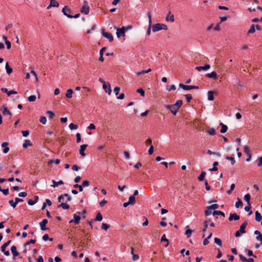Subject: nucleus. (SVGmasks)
Listing matches in <instances>:
<instances>
[{"instance_id": "obj_1", "label": "nucleus", "mask_w": 262, "mask_h": 262, "mask_svg": "<svg viewBox=\"0 0 262 262\" xmlns=\"http://www.w3.org/2000/svg\"><path fill=\"white\" fill-rule=\"evenodd\" d=\"M162 30H167V26L164 24L157 23L152 26V31L156 32Z\"/></svg>"}, {"instance_id": "obj_2", "label": "nucleus", "mask_w": 262, "mask_h": 262, "mask_svg": "<svg viewBox=\"0 0 262 262\" xmlns=\"http://www.w3.org/2000/svg\"><path fill=\"white\" fill-rule=\"evenodd\" d=\"M80 11L81 13H84L85 14H88L89 13L90 8L87 1H84L83 5L81 8Z\"/></svg>"}, {"instance_id": "obj_3", "label": "nucleus", "mask_w": 262, "mask_h": 262, "mask_svg": "<svg viewBox=\"0 0 262 262\" xmlns=\"http://www.w3.org/2000/svg\"><path fill=\"white\" fill-rule=\"evenodd\" d=\"M165 107L169 110L170 111V112L174 115H176L177 113V112H178L179 111V108H177L176 107V106L173 104V105H165Z\"/></svg>"}, {"instance_id": "obj_4", "label": "nucleus", "mask_w": 262, "mask_h": 262, "mask_svg": "<svg viewBox=\"0 0 262 262\" xmlns=\"http://www.w3.org/2000/svg\"><path fill=\"white\" fill-rule=\"evenodd\" d=\"M11 241V240L8 241L7 243H5L2 247H1V251L4 252V254L6 256H9L10 253L9 251H6V248L10 245Z\"/></svg>"}, {"instance_id": "obj_5", "label": "nucleus", "mask_w": 262, "mask_h": 262, "mask_svg": "<svg viewBox=\"0 0 262 262\" xmlns=\"http://www.w3.org/2000/svg\"><path fill=\"white\" fill-rule=\"evenodd\" d=\"M102 88L104 91L107 93L109 95H110L112 93V89L111 88V85L108 82H104V84H103Z\"/></svg>"}, {"instance_id": "obj_6", "label": "nucleus", "mask_w": 262, "mask_h": 262, "mask_svg": "<svg viewBox=\"0 0 262 262\" xmlns=\"http://www.w3.org/2000/svg\"><path fill=\"white\" fill-rule=\"evenodd\" d=\"M209 221H210V220H205L203 222V228L202 229V232H203V235H202V237L203 238H204L205 236V233L207 231V228H208V225H209Z\"/></svg>"}, {"instance_id": "obj_7", "label": "nucleus", "mask_w": 262, "mask_h": 262, "mask_svg": "<svg viewBox=\"0 0 262 262\" xmlns=\"http://www.w3.org/2000/svg\"><path fill=\"white\" fill-rule=\"evenodd\" d=\"M102 35L103 37L107 38L110 41H112L114 39L113 36L111 33L105 32L104 30L102 31Z\"/></svg>"}, {"instance_id": "obj_8", "label": "nucleus", "mask_w": 262, "mask_h": 262, "mask_svg": "<svg viewBox=\"0 0 262 262\" xmlns=\"http://www.w3.org/2000/svg\"><path fill=\"white\" fill-rule=\"evenodd\" d=\"M71 11V10L70 8L68 6H65L62 10V12L63 13L64 15L67 16L69 18H73V16L67 13V12L70 13Z\"/></svg>"}, {"instance_id": "obj_9", "label": "nucleus", "mask_w": 262, "mask_h": 262, "mask_svg": "<svg viewBox=\"0 0 262 262\" xmlns=\"http://www.w3.org/2000/svg\"><path fill=\"white\" fill-rule=\"evenodd\" d=\"M1 111H2L4 115L5 116H9L10 118H11V113L8 110V108L4 105L2 106L1 107Z\"/></svg>"}, {"instance_id": "obj_10", "label": "nucleus", "mask_w": 262, "mask_h": 262, "mask_svg": "<svg viewBox=\"0 0 262 262\" xmlns=\"http://www.w3.org/2000/svg\"><path fill=\"white\" fill-rule=\"evenodd\" d=\"M116 34H117V37H118V38H119L121 36H125L124 27H123L121 28L117 29Z\"/></svg>"}, {"instance_id": "obj_11", "label": "nucleus", "mask_w": 262, "mask_h": 262, "mask_svg": "<svg viewBox=\"0 0 262 262\" xmlns=\"http://www.w3.org/2000/svg\"><path fill=\"white\" fill-rule=\"evenodd\" d=\"M50 4L47 7V9H50L52 7H58L59 6V3L56 0H50Z\"/></svg>"}, {"instance_id": "obj_12", "label": "nucleus", "mask_w": 262, "mask_h": 262, "mask_svg": "<svg viewBox=\"0 0 262 262\" xmlns=\"http://www.w3.org/2000/svg\"><path fill=\"white\" fill-rule=\"evenodd\" d=\"M1 91L3 93H6L7 94L8 96H10L12 94H17V92L14 90L8 91L6 88H2Z\"/></svg>"}, {"instance_id": "obj_13", "label": "nucleus", "mask_w": 262, "mask_h": 262, "mask_svg": "<svg viewBox=\"0 0 262 262\" xmlns=\"http://www.w3.org/2000/svg\"><path fill=\"white\" fill-rule=\"evenodd\" d=\"M8 143L7 142H3L1 145V146L2 147L4 148L3 152L5 154H7L10 150V149L8 147Z\"/></svg>"}, {"instance_id": "obj_14", "label": "nucleus", "mask_w": 262, "mask_h": 262, "mask_svg": "<svg viewBox=\"0 0 262 262\" xmlns=\"http://www.w3.org/2000/svg\"><path fill=\"white\" fill-rule=\"evenodd\" d=\"M48 223V220L47 219H43L41 222L40 223L39 225L41 230L44 231L47 230L46 226Z\"/></svg>"}, {"instance_id": "obj_15", "label": "nucleus", "mask_w": 262, "mask_h": 262, "mask_svg": "<svg viewBox=\"0 0 262 262\" xmlns=\"http://www.w3.org/2000/svg\"><path fill=\"white\" fill-rule=\"evenodd\" d=\"M87 146H88L87 144H83L80 146V150H79V154L82 157L85 156V154L84 153V150H85Z\"/></svg>"}, {"instance_id": "obj_16", "label": "nucleus", "mask_w": 262, "mask_h": 262, "mask_svg": "<svg viewBox=\"0 0 262 262\" xmlns=\"http://www.w3.org/2000/svg\"><path fill=\"white\" fill-rule=\"evenodd\" d=\"M254 234L257 235L256 237V239L257 241H259L260 243V244H262V234L258 230H255L254 231Z\"/></svg>"}, {"instance_id": "obj_17", "label": "nucleus", "mask_w": 262, "mask_h": 262, "mask_svg": "<svg viewBox=\"0 0 262 262\" xmlns=\"http://www.w3.org/2000/svg\"><path fill=\"white\" fill-rule=\"evenodd\" d=\"M210 68V66L209 64H206L204 66H199L196 67L195 69L198 71H201V70L207 71L209 70Z\"/></svg>"}, {"instance_id": "obj_18", "label": "nucleus", "mask_w": 262, "mask_h": 262, "mask_svg": "<svg viewBox=\"0 0 262 262\" xmlns=\"http://www.w3.org/2000/svg\"><path fill=\"white\" fill-rule=\"evenodd\" d=\"M166 20L167 21L173 22L174 21V16L171 13V12H169L166 17Z\"/></svg>"}, {"instance_id": "obj_19", "label": "nucleus", "mask_w": 262, "mask_h": 262, "mask_svg": "<svg viewBox=\"0 0 262 262\" xmlns=\"http://www.w3.org/2000/svg\"><path fill=\"white\" fill-rule=\"evenodd\" d=\"M11 251L13 255V259L19 255V253L17 251L16 247L15 246H13L11 248Z\"/></svg>"}, {"instance_id": "obj_20", "label": "nucleus", "mask_w": 262, "mask_h": 262, "mask_svg": "<svg viewBox=\"0 0 262 262\" xmlns=\"http://www.w3.org/2000/svg\"><path fill=\"white\" fill-rule=\"evenodd\" d=\"M74 220H70L69 223H72L74 222L76 224H78L79 223V221L80 220V216L79 215H77L76 214H74Z\"/></svg>"}, {"instance_id": "obj_21", "label": "nucleus", "mask_w": 262, "mask_h": 262, "mask_svg": "<svg viewBox=\"0 0 262 262\" xmlns=\"http://www.w3.org/2000/svg\"><path fill=\"white\" fill-rule=\"evenodd\" d=\"M52 182L53 183V184L51 185L52 187L55 188L58 187L59 185H62L64 184L62 180H60L58 182L55 181V180H53L52 181Z\"/></svg>"}, {"instance_id": "obj_22", "label": "nucleus", "mask_w": 262, "mask_h": 262, "mask_svg": "<svg viewBox=\"0 0 262 262\" xmlns=\"http://www.w3.org/2000/svg\"><path fill=\"white\" fill-rule=\"evenodd\" d=\"M148 19H149V26H148V28H147V35H149L150 34V32H151V23H152L151 14H148Z\"/></svg>"}, {"instance_id": "obj_23", "label": "nucleus", "mask_w": 262, "mask_h": 262, "mask_svg": "<svg viewBox=\"0 0 262 262\" xmlns=\"http://www.w3.org/2000/svg\"><path fill=\"white\" fill-rule=\"evenodd\" d=\"M239 219V216L237 215L236 213H231L230 216L229 217V220L230 221L234 220L237 221Z\"/></svg>"}, {"instance_id": "obj_24", "label": "nucleus", "mask_w": 262, "mask_h": 262, "mask_svg": "<svg viewBox=\"0 0 262 262\" xmlns=\"http://www.w3.org/2000/svg\"><path fill=\"white\" fill-rule=\"evenodd\" d=\"M185 235L187 236V237H190L191 236L192 231L189 228V226L188 225H187L185 227Z\"/></svg>"}, {"instance_id": "obj_25", "label": "nucleus", "mask_w": 262, "mask_h": 262, "mask_svg": "<svg viewBox=\"0 0 262 262\" xmlns=\"http://www.w3.org/2000/svg\"><path fill=\"white\" fill-rule=\"evenodd\" d=\"M206 76L209 78H212L214 79H216L217 78V74L215 72L213 71L212 72L210 73H208L206 74Z\"/></svg>"}, {"instance_id": "obj_26", "label": "nucleus", "mask_w": 262, "mask_h": 262, "mask_svg": "<svg viewBox=\"0 0 262 262\" xmlns=\"http://www.w3.org/2000/svg\"><path fill=\"white\" fill-rule=\"evenodd\" d=\"M248 223L247 222H244L243 224L241 225L239 228V231L241 233H245L246 232L245 228L247 225Z\"/></svg>"}, {"instance_id": "obj_27", "label": "nucleus", "mask_w": 262, "mask_h": 262, "mask_svg": "<svg viewBox=\"0 0 262 262\" xmlns=\"http://www.w3.org/2000/svg\"><path fill=\"white\" fill-rule=\"evenodd\" d=\"M179 86L180 88H182V89H183L184 90H192V85H184V84H182V83H180L179 84Z\"/></svg>"}, {"instance_id": "obj_28", "label": "nucleus", "mask_w": 262, "mask_h": 262, "mask_svg": "<svg viewBox=\"0 0 262 262\" xmlns=\"http://www.w3.org/2000/svg\"><path fill=\"white\" fill-rule=\"evenodd\" d=\"M220 125L221 126L222 128H221V129L220 130V133H225L227 132V129H228V127L227 125H226L225 124H223V123L221 122L220 123Z\"/></svg>"}, {"instance_id": "obj_29", "label": "nucleus", "mask_w": 262, "mask_h": 262, "mask_svg": "<svg viewBox=\"0 0 262 262\" xmlns=\"http://www.w3.org/2000/svg\"><path fill=\"white\" fill-rule=\"evenodd\" d=\"M32 143L29 140H26L23 144V147L24 148H27L28 147L32 146Z\"/></svg>"}, {"instance_id": "obj_30", "label": "nucleus", "mask_w": 262, "mask_h": 262, "mask_svg": "<svg viewBox=\"0 0 262 262\" xmlns=\"http://www.w3.org/2000/svg\"><path fill=\"white\" fill-rule=\"evenodd\" d=\"M3 38L4 39L5 43L6 45L7 48L8 49H10L11 48V42L7 40V38L6 36H4L3 37Z\"/></svg>"}, {"instance_id": "obj_31", "label": "nucleus", "mask_w": 262, "mask_h": 262, "mask_svg": "<svg viewBox=\"0 0 262 262\" xmlns=\"http://www.w3.org/2000/svg\"><path fill=\"white\" fill-rule=\"evenodd\" d=\"M214 92L212 91L208 92V99L209 101H213L214 99L213 94Z\"/></svg>"}, {"instance_id": "obj_32", "label": "nucleus", "mask_w": 262, "mask_h": 262, "mask_svg": "<svg viewBox=\"0 0 262 262\" xmlns=\"http://www.w3.org/2000/svg\"><path fill=\"white\" fill-rule=\"evenodd\" d=\"M73 93V91L72 89H68L67 91V93L66 94V96L68 98H71L72 97Z\"/></svg>"}, {"instance_id": "obj_33", "label": "nucleus", "mask_w": 262, "mask_h": 262, "mask_svg": "<svg viewBox=\"0 0 262 262\" xmlns=\"http://www.w3.org/2000/svg\"><path fill=\"white\" fill-rule=\"evenodd\" d=\"M128 203L130 205H134L136 203L135 198L134 196H130L128 198Z\"/></svg>"}, {"instance_id": "obj_34", "label": "nucleus", "mask_w": 262, "mask_h": 262, "mask_svg": "<svg viewBox=\"0 0 262 262\" xmlns=\"http://www.w3.org/2000/svg\"><path fill=\"white\" fill-rule=\"evenodd\" d=\"M244 200L247 203V205H250V195L249 193H247L244 196Z\"/></svg>"}, {"instance_id": "obj_35", "label": "nucleus", "mask_w": 262, "mask_h": 262, "mask_svg": "<svg viewBox=\"0 0 262 262\" xmlns=\"http://www.w3.org/2000/svg\"><path fill=\"white\" fill-rule=\"evenodd\" d=\"M243 150L244 153L247 155L251 154L250 148L247 145H245L243 147Z\"/></svg>"}, {"instance_id": "obj_36", "label": "nucleus", "mask_w": 262, "mask_h": 262, "mask_svg": "<svg viewBox=\"0 0 262 262\" xmlns=\"http://www.w3.org/2000/svg\"><path fill=\"white\" fill-rule=\"evenodd\" d=\"M262 219V216L258 211L255 212V220L257 222H260Z\"/></svg>"}, {"instance_id": "obj_37", "label": "nucleus", "mask_w": 262, "mask_h": 262, "mask_svg": "<svg viewBox=\"0 0 262 262\" xmlns=\"http://www.w3.org/2000/svg\"><path fill=\"white\" fill-rule=\"evenodd\" d=\"M255 32V25H252L251 26L249 30L248 31V34H253Z\"/></svg>"}, {"instance_id": "obj_38", "label": "nucleus", "mask_w": 262, "mask_h": 262, "mask_svg": "<svg viewBox=\"0 0 262 262\" xmlns=\"http://www.w3.org/2000/svg\"><path fill=\"white\" fill-rule=\"evenodd\" d=\"M243 206V203L241 200L239 198H237V201L235 203V206L236 208H238Z\"/></svg>"}, {"instance_id": "obj_39", "label": "nucleus", "mask_w": 262, "mask_h": 262, "mask_svg": "<svg viewBox=\"0 0 262 262\" xmlns=\"http://www.w3.org/2000/svg\"><path fill=\"white\" fill-rule=\"evenodd\" d=\"M64 196L68 198V201H70L71 200V197L68 194L66 193L64 195H61L58 197V201L60 202Z\"/></svg>"}, {"instance_id": "obj_40", "label": "nucleus", "mask_w": 262, "mask_h": 262, "mask_svg": "<svg viewBox=\"0 0 262 262\" xmlns=\"http://www.w3.org/2000/svg\"><path fill=\"white\" fill-rule=\"evenodd\" d=\"M60 161L59 159L51 160L48 162V165L51 164L53 163H55V164L58 165L60 163Z\"/></svg>"}, {"instance_id": "obj_41", "label": "nucleus", "mask_w": 262, "mask_h": 262, "mask_svg": "<svg viewBox=\"0 0 262 262\" xmlns=\"http://www.w3.org/2000/svg\"><path fill=\"white\" fill-rule=\"evenodd\" d=\"M6 69L8 74H10L12 72V69L9 67L8 62L6 64Z\"/></svg>"}, {"instance_id": "obj_42", "label": "nucleus", "mask_w": 262, "mask_h": 262, "mask_svg": "<svg viewBox=\"0 0 262 262\" xmlns=\"http://www.w3.org/2000/svg\"><path fill=\"white\" fill-rule=\"evenodd\" d=\"M207 133L210 135H214L215 134V130L213 128H209L207 130Z\"/></svg>"}, {"instance_id": "obj_43", "label": "nucleus", "mask_w": 262, "mask_h": 262, "mask_svg": "<svg viewBox=\"0 0 262 262\" xmlns=\"http://www.w3.org/2000/svg\"><path fill=\"white\" fill-rule=\"evenodd\" d=\"M102 219H103V217H102V214H101L100 212H98L96 215L95 221H102Z\"/></svg>"}, {"instance_id": "obj_44", "label": "nucleus", "mask_w": 262, "mask_h": 262, "mask_svg": "<svg viewBox=\"0 0 262 262\" xmlns=\"http://www.w3.org/2000/svg\"><path fill=\"white\" fill-rule=\"evenodd\" d=\"M214 240V243L216 244H217L219 246H222V242L220 238H219L217 237H215Z\"/></svg>"}, {"instance_id": "obj_45", "label": "nucleus", "mask_w": 262, "mask_h": 262, "mask_svg": "<svg viewBox=\"0 0 262 262\" xmlns=\"http://www.w3.org/2000/svg\"><path fill=\"white\" fill-rule=\"evenodd\" d=\"M219 163L217 162H214L213 163V167L212 168L209 169L210 171H216L217 170V166L218 165Z\"/></svg>"}, {"instance_id": "obj_46", "label": "nucleus", "mask_w": 262, "mask_h": 262, "mask_svg": "<svg viewBox=\"0 0 262 262\" xmlns=\"http://www.w3.org/2000/svg\"><path fill=\"white\" fill-rule=\"evenodd\" d=\"M58 207H61L63 209H69L70 206L68 204L62 203L60 205L58 206Z\"/></svg>"}, {"instance_id": "obj_47", "label": "nucleus", "mask_w": 262, "mask_h": 262, "mask_svg": "<svg viewBox=\"0 0 262 262\" xmlns=\"http://www.w3.org/2000/svg\"><path fill=\"white\" fill-rule=\"evenodd\" d=\"M212 214L213 215H214L215 214H217V215H222L223 216H225V213L221 211H214L212 212Z\"/></svg>"}, {"instance_id": "obj_48", "label": "nucleus", "mask_w": 262, "mask_h": 262, "mask_svg": "<svg viewBox=\"0 0 262 262\" xmlns=\"http://www.w3.org/2000/svg\"><path fill=\"white\" fill-rule=\"evenodd\" d=\"M206 175V172L205 171H202L198 178L199 181H202L204 180Z\"/></svg>"}, {"instance_id": "obj_49", "label": "nucleus", "mask_w": 262, "mask_h": 262, "mask_svg": "<svg viewBox=\"0 0 262 262\" xmlns=\"http://www.w3.org/2000/svg\"><path fill=\"white\" fill-rule=\"evenodd\" d=\"M226 159L231 161V163L232 165L234 164V163L235 162V159H234V158L233 157L226 156Z\"/></svg>"}, {"instance_id": "obj_50", "label": "nucleus", "mask_w": 262, "mask_h": 262, "mask_svg": "<svg viewBox=\"0 0 262 262\" xmlns=\"http://www.w3.org/2000/svg\"><path fill=\"white\" fill-rule=\"evenodd\" d=\"M36 99V97L35 95L30 96L28 98V100L29 102H34Z\"/></svg>"}, {"instance_id": "obj_51", "label": "nucleus", "mask_w": 262, "mask_h": 262, "mask_svg": "<svg viewBox=\"0 0 262 262\" xmlns=\"http://www.w3.org/2000/svg\"><path fill=\"white\" fill-rule=\"evenodd\" d=\"M110 227V226L109 225H107L104 223H103L102 224L101 228L103 230L106 231Z\"/></svg>"}, {"instance_id": "obj_52", "label": "nucleus", "mask_w": 262, "mask_h": 262, "mask_svg": "<svg viewBox=\"0 0 262 262\" xmlns=\"http://www.w3.org/2000/svg\"><path fill=\"white\" fill-rule=\"evenodd\" d=\"M212 210L211 209H209L208 207H207L206 210L205 211V215L206 216H208L210 215L212 213Z\"/></svg>"}, {"instance_id": "obj_53", "label": "nucleus", "mask_w": 262, "mask_h": 262, "mask_svg": "<svg viewBox=\"0 0 262 262\" xmlns=\"http://www.w3.org/2000/svg\"><path fill=\"white\" fill-rule=\"evenodd\" d=\"M137 92L139 93L142 97H144L145 92L142 89L139 88L137 89Z\"/></svg>"}, {"instance_id": "obj_54", "label": "nucleus", "mask_w": 262, "mask_h": 262, "mask_svg": "<svg viewBox=\"0 0 262 262\" xmlns=\"http://www.w3.org/2000/svg\"><path fill=\"white\" fill-rule=\"evenodd\" d=\"M182 104L183 103L182 100H179L177 101L176 103L174 104L176 106L177 108L179 109L180 107L182 106Z\"/></svg>"}, {"instance_id": "obj_55", "label": "nucleus", "mask_w": 262, "mask_h": 262, "mask_svg": "<svg viewBox=\"0 0 262 262\" xmlns=\"http://www.w3.org/2000/svg\"><path fill=\"white\" fill-rule=\"evenodd\" d=\"M78 127V125H76V124H74L73 123H71L69 125V128H70V129L71 130H73V129H77Z\"/></svg>"}, {"instance_id": "obj_56", "label": "nucleus", "mask_w": 262, "mask_h": 262, "mask_svg": "<svg viewBox=\"0 0 262 262\" xmlns=\"http://www.w3.org/2000/svg\"><path fill=\"white\" fill-rule=\"evenodd\" d=\"M161 241H165L167 242L166 245L165 246V247H167L168 246V240L166 238L165 234H163L161 237Z\"/></svg>"}, {"instance_id": "obj_57", "label": "nucleus", "mask_w": 262, "mask_h": 262, "mask_svg": "<svg viewBox=\"0 0 262 262\" xmlns=\"http://www.w3.org/2000/svg\"><path fill=\"white\" fill-rule=\"evenodd\" d=\"M39 121L43 124H45L47 122V119L45 116H41Z\"/></svg>"}, {"instance_id": "obj_58", "label": "nucleus", "mask_w": 262, "mask_h": 262, "mask_svg": "<svg viewBox=\"0 0 262 262\" xmlns=\"http://www.w3.org/2000/svg\"><path fill=\"white\" fill-rule=\"evenodd\" d=\"M245 210L246 211L249 212V215H251L252 214V211L250 210V205H248L245 207Z\"/></svg>"}, {"instance_id": "obj_59", "label": "nucleus", "mask_w": 262, "mask_h": 262, "mask_svg": "<svg viewBox=\"0 0 262 262\" xmlns=\"http://www.w3.org/2000/svg\"><path fill=\"white\" fill-rule=\"evenodd\" d=\"M9 203L10 204V205H11V206L13 208H15V207H16V205H17V204H16V203L15 201V202H14V201H13V200H10V201H9Z\"/></svg>"}, {"instance_id": "obj_60", "label": "nucleus", "mask_w": 262, "mask_h": 262, "mask_svg": "<svg viewBox=\"0 0 262 262\" xmlns=\"http://www.w3.org/2000/svg\"><path fill=\"white\" fill-rule=\"evenodd\" d=\"M235 188V184H232L230 186V190H229L228 191H227V193L228 194H230L231 193L232 191L233 190V189H234Z\"/></svg>"}, {"instance_id": "obj_61", "label": "nucleus", "mask_w": 262, "mask_h": 262, "mask_svg": "<svg viewBox=\"0 0 262 262\" xmlns=\"http://www.w3.org/2000/svg\"><path fill=\"white\" fill-rule=\"evenodd\" d=\"M209 209H211V210L213 209H216L219 208V205L216 204H212L211 206H208Z\"/></svg>"}, {"instance_id": "obj_62", "label": "nucleus", "mask_w": 262, "mask_h": 262, "mask_svg": "<svg viewBox=\"0 0 262 262\" xmlns=\"http://www.w3.org/2000/svg\"><path fill=\"white\" fill-rule=\"evenodd\" d=\"M42 239L45 241H47L48 240H50L51 241H53V238H49V236H48V235L47 234H46L43 235Z\"/></svg>"}, {"instance_id": "obj_63", "label": "nucleus", "mask_w": 262, "mask_h": 262, "mask_svg": "<svg viewBox=\"0 0 262 262\" xmlns=\"http://www.w3.org/2000/svg\"><path fill=\"white\" fill-rule=\"evenodd\" d=\"M132 259L133 261L137 260L139 259V256L138 254H134L132 255Z\"/></svg>"}, {"instance_id": "obj_64", "label": "nucleus", "mask_w": 262, "mask_h": 262, "mask_svg": "<svg viewBox=\"0 0 262 262\" xmlns=\"http://www.w3.org/2000/svg\"><path fill=\"white\" fill-rule=\"evenodd\" d=\"M76 142L77 143H79L81 141V135L80 133L76 134Z\"/></svg>"}]
</instances>
